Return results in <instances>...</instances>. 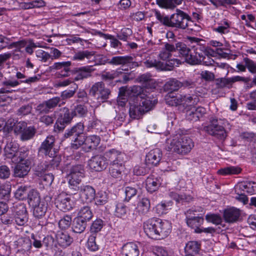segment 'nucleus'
Wrapping results in <instances>:
<instances>
[{"label":"nucleus","instance_id":"4be33fe9","mask_svg":"<svg viewBox=\"0 0 256 256\" xmlns=\"http://www.w3.org/2000/svg\"><path fill=\"white\" fill-rule=\"evenodd\" d=\"M150 91L149 90V92L146 94V96L145 98H142V100L140 104L146 112L151 110L158 103V100L150 94Z\"/></svg>","mask_w":256,"mask_h":256},{"label":"nucleus","instance_id":"e433bc0d","mask_svg":"<svg viewBox=\"0 0 256 256\" xmlns=\"http://www.w3.org/2000/svg\"><path fill=\"white\" fill-rule=\"evenodd\" d=\"M201 244L197 241H190L186 244L184 248L186 253L188 254H198L200 250Z\"/></svg>","mask_w":256,"mask_h":256},{"label":"nucleus","instance_id":"6e6d98bb","mask_svg":"<svg viewBox=\"0 0 256 256\" xmlns=\"http://www.w3.org/2000/svg\"><path fill=\"white\" fill-rule=\"evenodd\" d=\"M12 120V128H14V132L18 134H21L28 126L27 123L24 122H20L16 124L14 122V120Z\"/></svg>","mask_w":256,"mask_h":256},{"label":"nucleus","instance_id":"9d476101","mask_svg":"<svg viewBox=\"0 0 256 256\" xmlns=\"http://www.w3.org/2000/svg\"><path fill=\"white\" fill-rule=\"evenodd\" d=\"M84 125L82 122H78L72 128L66 130L64 134V139L70 138L72 139L74 143L72 144V147L73 148V146L74 144L78 143L79 140H80L82 135L84 134Z\"/></svg>","mask_w":256,"mask_h":256},{"label":"nucleus","instance_id":"f257e3e1","mask_svg":"<svg viewBox=\"0 0 256 256\" xmlns=\"http://www.w3.org/2000/svg\"><path fill=\"white\" fill-rule=\"evenodd\" d=\"M154 16L158 22L164 26L174 28L176 30H184L188 28L190 16L182 10L176 8L175 12L170 16L155 10Z\"/></svg>","mask_w":256,"mask_h":256},{"label":"nucleus","instance_id":"4c0bfd02","mask_svg":"<svg viewBox=\"0 0 256 256\" xmlns=\"http://www.w3.org/2000/svg\"><path fill=\"white\" fill-rule=\"evenodd\" d=\"M87 222L84 221L78 217L74 221L72 230L76 233L80 234L83 232L87 225Z\"/></svg>","mask_w":256,"mask_h":256},{"label":"nucleus","instance_id":"7c9ffc66","mask_svg":"<svg viewBox=\"0 0 256 256\" xmlns=\"http://www.w3.org/2000/svg\"><path fill=\"white\" fill-rule=\"evenodd\" d=\"M174 52V44L164 43V48L160 52L158 57L162 60H167L172 56V52Z\"/></svg>","mask_w":256,"mask_h":256},{"label":"nucleus","instance_id":"a878e982","mask_svg":"<svg viewBox=\"0 0 256 256\" xmlns=\"http://www.w3.org/2000/svg\"><path fill=\"white\" fill-rule=\"evenodd\" d=\"M145 112H146L140 104H130L129 114L131 118L139 119Z\"/></svg>","mask_w":256,"mask_h":256},{"label":"nucleus","instance_id":"423d86ee","mask_svg":"<svg viewBox=\"0 0 256 256\" xmlns=\"http://www.w3.org/2000/svg\"><path fill=\"white\" fill-rule=\"evenodd\" d=\"M84 169L83 166L76 164L72 166L67 170V176L70 189L74 192L79 191L82 179L84 177Z\"/></svg>","mask_w":256,"mask_h":256},{"label":"nucleus","instance_id":"a211bd4d","mask_svg":"<svg viewBox=\"0 0 256 256\" xmlns=\"http://www.w3.org/2000/svg\"><path fill=\"white\" fill-rule=\"evenodd\" d=\"M150 200L146 198H142L138 202L137 206V210L140 214H146L150 210ZM130 218L134 220L138 218L137 212H134L132 216H130Z\"/></svg>","mask_w":256,"mask_h":256},{"label":"nucleus","instance_id":"13d9d810","mask_svg":"<svg viewBox=\"0 0 256 256\" xmlns=\"http://www.w3.org/2000/svg\"><path fill=\"white\" fill-rule=\"evenodd\" d=\"M104 226V222L100 219H96L92 223L90 231L92 233L95 234L99 232Z\"/></svg>","mask_w":256,"mask_h":256},{"label":"nucleus","instance_id":"79ce46f5","mask_svg":"<svg viewBox=\"0 0 256 256\" xmlns=\"http://www.w3.org/2000/svg\"><path fill=\"white\" fill-rule=\"evenodd\" d=\"M182 64V62L178 58H172L167 60L166 62H163V66L161 70H172L174 66H178Z\"/></svg>","mask_w":256,"mask_h":256},{"label":"nucleus","instance_id":"052dcab7","mask_svg":"<svg viewBox=\"0 0 256 256\" xmlns=\"http://www.w3.org/2000/svg\"><path fill=\"white\" fill-rule=\"evenodd\" d=\"M122 72L118 70H112L111 72H104L101 76L103 80H112L122 74Z\"/></svg>","mask_w":256,"mask_h":256},{"label":"nucleus","instance_id":"f8f14e48","mask_svg":"<svg viewBox=\"0 0 256 256\" xmlns=\"http://www.w3.org/2000/svg\"><path fill=\"white\" fill-rule=\"evenodd\" d=\"M90 93L94 96H97L98 99L104 100L108 98L110 91L108 88H106L103 82H96L92 86L90 90Z\"/></svg>","mask_w":256,"mask_h":256},{"label":"nucleus","instance_id":"8fccbe9b","mask_svg":"<svg viewBox=\"0 0 256 256\" xmlns=\"http://www.w3.org/2000/svg\"><path fill=\"white\" fill-rule=\"evenodd\" d=\"M127 212L126 206L124 204L119 202L116 204L114 215L118 218H123L126 216Z\"/></svg>","mask_w":256,"mask_h":256},{"label":"nucleus","instance_id":"5fc2aeb1","mask_svg":"<svg viewBox=\"0 0 256 256\" xmlns=\"http://www.w3.org/2000/svg\"><path fill=\"white\" fill-rule=\"evenodd\" d=\"M70 88V90H65L61 93L60 96L62 99L65 100L72 98L78 89V85L77 84H73V86Z\"/></svg>","mask_w":256,"mask_h":256},{"label":"nucleus","instance_id":"603ef678","mask_svg":"<svg viewBox=\"0 0 256 256\" xmlns=\"http://www.w3.org/2000/svg\"><path fill=\"white\" fill-rule=\"evenodd\" d=\"M28 188L26 186H20L16 190L14 193L16 198L20 200H24L28 197Z\"/></svg>","mask_w":256,"mask_h":256},{"label":"nucleus","instance_id":"a18cd8bd","mask_svg":"<svg viewBox=\"0 0 256 256\" xmlns=\"http://www.w3.org/2000/svg\"><path fill=\"white\" fill-rule=\"evenodd\" d=\"M36 133L35 129L32 126H27L26 128L20 134V139L23 140H28L32 138Z\"/></svg>","mask_w":256,"mask_h":256},{"label":"nucleus","instance_id":"20e7f679","mask_svg":"<svg viewBox=\"0 0 256 256\" xmlns=\"http://www.w3.org/2000/svg\"><path fill=\"white\" fill-rule=\"evenodd\" d=\"M226 124H228L226 120L212 117L210 119L209 124L204 127V130L216 139L224 140L228 136V132L225 129Z\"/></svg>","mask_w":256,"mask_h":256},{"label":"nucleus","instance_id":"1a4fd4ad","mask_svg":"<svg viewBox=\"0 0 256 256\" xmlns=\"http://www.w3.org/2000/svg\"><path fill=\"white\" fill-rule=\"evenodd\" d=\"M100 136L96 135H91L84 138L82 136L80 140H79L78 143L74 144L73 146V148L78 149L80 146L84 145V148L87 152L96 150L97 146L100 144Z\"/></svg>","mask_w":256,"mask_h":256},{"label":"nucleus","instance_id":"37998d69","mask_svg":"<svg viewBox=\"0 0 256 256\" xmlns=\"http://www.w3.org/2000/svg\"><path fill=\"white\" fill-rule=\"evenodd\" d=\"M180 87H182L181 82L176 79L172 78L166 82L164 88L165 90L172 92L178 90Z\"/></svg>","mask_w":256,"mask_h":256},{"label":"nucleus","instance_id":"473e14b6","mask_svg":"<svg viewBox=\"0 0 256 256\" xmlns=\"http://www.w3.org/2000/svg\"><path fill=\"white\" fill-rule=\"evenodd\" d=\"M27 160H29L30 164H32L33 158L32 156H29V150L21 148L18 151L16 158L14 159L13 162L25 163Z\"/></svg>","mask_w":256,"mask_h":256},{"label":"nucleus","instance_id":"c756f323","mask_svg":"<svg viewBox=\"0 0 256 256\" xmlns=\"http://www.w3.org/2000/svg\"><path fill=\"white\" fill-rule=\"evenodd\" d=\"M56 240L60 246L66 248L70 245L73 239L68 234L58 232L56 236Z\"/></svg>","mask_w":256,"mask_h":256},{"label":"nucleus","instance_id":"774afa93","mask_svg":"<svg viewBox=\"0 0 256 256\" xmlns=\"http://www.w3.org/2000/svg\"><path fill=\"white\" fill-rule=\"evenodd\" d=\"M36 112L38 114H48L50 110L45 101L40 104L36 108Z\"/></svg>","mask_w":256,"mask_h":256},{"label":"nucleus","instance_id":"393cba45","mask_svg":"<svg viewBox=\"0 0 256 256\" xmlns=\"http://www.w3.org/2000/svg\"><path fill=\"white\" fill-rule=\"evenodd\" d=\"M20 83V81L6 80L2 82L3 87L0 89V94L10 93L16 91L14 89Z\"/></svg>","mask_w":256,"mask_h":256},{"label":"nucleus","instance_id":"58836bf2","mask_svg":"<svg viewBox=\"0 0 256 256\" xmlns=\"http://www.w3.org/2000/svg\"><path fill=\"white\" fill-rule=\"evenodd\" d=\"M174 52L178 51L180 55L184 58L188 54V52L192 48V46L190 47L184 42H180L174 44Z\"/></svg>","mask_w":256,"mask_h":256},{"label":"nucleus","instance_id":"5701e85b","mask_svg":"<svg viewBox=\"0 0 256 256\" xmlns=\"http://www.w3.org/2000/svg\"><path fill=\"white\" fill-rule=\"evenodd\" d=\"M240 215L238 209L232 208L226 210L224 212V218L225 221L229 223H233L236 222Z\"/></svg>","mask_w":256,"mask_h":256},{"label":"nucleus","instance_id":"69168bd1","mask_svg":"<svg viewBox=\"0 0 256 256\" xmlns=\"http://www.w3.org/2000/svg\"><path fill=\"white\" fill-rule=\"evenodd\" d=\"M132 32L131 29L124 28L122 29L120 33L118 34L117 37L120 40L126 41L128 38L132 34Z\"/></svg>","mask_w":256,"mask_h":256},{"label":"nucleus","instance_id":"aec40b11","mask_svg":"<svg viewBox=\"0 0 256 256\" xmlns=\"http://www.w3.org/2000/svg\"><path fill=\"white\" fill-rule=\"evenodd\" d=\"M194 212V210H189L185 212V214L188 226L196 229L199 228V226L203 223L204 218L201 216H192V214Z\"/></svg>","mask_w":256,"mask_h":256},{"label":"nucleus","instance_id":"0e129e2a","mask_svg":"<svg viewBox=\"0 0 256 256\" xmlns=\"http://www.w3.org/2000/svg\"><path fill=\"white\" fill-rule=\"evenodd\" d=\"M71 222V216L69 215H66L60 220L58 222V226L61 228L66 229L70 226Z\"/></svg>","mask_w":256,"mask_h":256},{"label":"nucleus","instance_id":"4d7b16f0","mask_svg":"<svg viewBox=\"0 0 256 256\" xmlns=\"http://www.w3.org/2000/svg\"><path fill=\"white\" fill-rule=\"evenodd\" d=\"M96 234H91L88 238L87 242V247L91 251H96L98 249V246L96 242Z\"/></svg>","mask_w":256,"mask_h":256},{"label":"nucleus","instance_id":"e2e57ef3","mask_svg":"<svg viewBox=\"0 0 256 256\" xmlns=\"http://www.w3.org/2000/svg\"><path fill=\"white\" fill-rule=\"evenodd\" d=\"M108 200L106 192H100L98 193V196L95 198V204L98 206L104 205L108 202Z\"/></svg>","mask_w":256,"mask_h":256},{"label":"nucleus","instance_id":"3c124183","mask_svg":"<svg viewBox=\"0 0 256 256\" xmlns=\"http://www.w3.org/2000/svg\"><path fill=\"white\" fill-rule=\"evenodd\" d=\"M144 66L148 68H155L157 70H161L164 64L163 62L156 60H148L144 62Z\"/></svg>","mask_w":256,"mask_h":256},{"label":"nucleus","instance_id":"c9c22d12","mask_svg":"<svg viewBox=\"0 0 256 256\" xmlns=\"http://www.w3.org/2000/svg\"><path fill=\"white\" fill-rule=\"evenodd\" d=\"M94 51L80 50L74 54L72 59L74 60L82 61L85 58L90 59L94 55Z\"/></svg>","mask_w":256,"mask_h":256},{"label":"nucleus","instance_id":"6e6552de","mask_svg":"<svg viewBox=\"0 0 256 256\" xmlns=\"http://www.w3.org/2000/svg\"><path fill=\"white\" fill-rule=\"evenodd\" d=\"M14 215L15 224L20 226H24L28 221V214L25 205L22 203L14 204L12 208Z\"/></svg>","mask_w":256,"mask_h":256},{"label":"nucleus","instance_id":"a19ab883","mask_svg":"<svg viewBox=\"0 0 256 256\" xmlns=\"http://www.w3.org/2000/svg\"><path fill=\"white\" fill-rule=\"evenodd\" d=\"M27 198L28 204L32 207L36 206V204L42 201L39 194L34 190H32L28 192Z\"/></svg>","mask_w":256,"mask_h":256},{"label":"nucleus","instance_id":"0eeeda50","mask_svg":"<svg viewBox=\"0 0 256 256\" xmlns=\"http://www.w3.org/2000/svg\"><path fill=\"white\" fill-rule=\"evenodd\" d=\"M108 63L114 66H126L128 68L122 69L124 71H128L139 66L138 62L134 60V58L131 56H115L108 60Z\"/></svg>","mask_w":256,"mask_h":256},{"label":"nucleus","instance_id":"de8ad7c7","mask_svg":"<svg viewBox=\"0 0 256 256\" xmlns=\"http://www.w3.org/2000/svg\"><path fill=\"white\" fill-rule=\"evenodd\" d=\"M172 206V202L170 201L168 202H161L160 204H158L156 206V211L159 215L162 214L166 213V210L170 209Z\"/></svg>","mask_w":256,"mask_h":256},{"label":"nucleus","instance_id":"dca6fc26","mask_svg":"<svg viewBox=\"0 0 256 256\" xmlns=\"http://www.w3.org/2000/svg\"><path fill=\"white\" fill-rule=\"evenodd\" d=\"M162 152L159 148L150 150L146 155L145 162L148 166H156L161 160Z\"/></svg>","mask_w":256,"mask_h":256},{"label":"nucleus","instance_id":"338daca9","mask_svg":"<svg viewBox=\"0 0 256 256\" xmlns=\"http://www.w3.org/2000/svg\"><path fill=\"white\" fill-rule=\"evenodd\" d=\"M216 84L219 88L228 86L232 84L231 78H219L216 80Z\"/></svg>","mask_w":256,"mask_h":256},{"label":"nucleus","instance_id":"680f3d73","mask_svg":"<svg viewBox=\"0 0 256 256\" xmlns=\"http://www.w3.org/2000/svg\"><path fill=\"white\" fill-rule=\"evenodd\" d=\"M36 57L43 62H47L51 58V55L48 52L42 50H38L36 52Z\"/></svg>","mask_w":256,"mask_h":256},{"label":"nucleus","instance_id":"cd10ccee","mask_svg":"<svg viewBox=\"0 0 256 256\" xmlns=\"http://www.w3.org/2000/svg\"><path fill=\"white\" fill-rule=\"evenodd\" d=\"M48 203L45 200L33 206V214L38 218H42L46 214L48 209Z\"/></svg>","mask_w":256,"mask_h":256},{"label":"nucleus","instance_id":"bb28decb","mask_svg":"<svg viewBox=\"0 0 256 256\" xmlns=\"http://www.w3.org/2000/svg\"><path fill=\"white\" fill-rule=\"evenodd\" d=\"M196 46H192V48L188 52V54L184 58L185 61L192 65L200 64L201 62V56L200 54L196 52Z\"/></svg>","mask_w":256,"mask_h":256},{"label":"nucleus","instance_id":"2f4dec72","mask_svg":"<svg viewBox=\"0 0 256 256\" xmlns=\"http://www.w3.org/2000/svg\"><path fill=\"white\" fill-rule=\"evenodd\" d=\"M18 148V144L17 143L12 142L8 143L4 149V154L6 158H11L13 160L16 158Z\"/></svg>","mask_w":256,"mask_h":256},{"label":"nucleus","instance_id":"c85d7f7f","mask_svg":"<svg viewBox=\"0 0 256 256\" xmlns=\"http://www.w3.org/2000/svg\"><path fill=\"white\" fill-rule=\"evenodd\" d=\"M122 254L124 256H138L139 254L138 246L133 242L127 243L122 246Z\"/></svg>","mask_w":256,"mask_h":256},{"label":"nucleus","instance_id":"49530a36","mask_svg":"<svg viewBox=\"0 0 256 256\" xmlns=\"http://www.w3.org/2000/svg\"><path fill=\"white\" fill-rule=\"evenodd\" d=\"M88 130H94L96 132L102 131V124L101 122L97 119H94L89 122L88 125Z\"/></svg>","mask_w":256,"mask_h":256},{"label":"nucleus","instance_id":"2eb2a0df","mask_svg":"<svg viewBox=\"0 0 256 256\" xmlns=\"http://www.w3.org/2000/svg\"><path fill=\"white\" fill-rule=\"evenodd\" d=\"M92 66H83L75 68L73 74L75 75L74 80H82L92 76V73L95 70Z\"/></svg>","mask_w":256,"mask_h":256},{"label":"nucleus","instance_id":"bf43d9fd","mask_svg":"<svg viewBox=\"0 0 256 256\" xmlns=\"http://www.w3.org/2000/svg\"><path fill=\"white\" fill-rule=\"evenodd\" d=\"M150 166H146L144 164L136 166L134 168V173L136 176L144 175L148 172Z\"/></svg>","mask_w":256,"mask_h":256},{"label":"nucleus","instance_id":"b1692460","mask_svg":"<svg viewBox=\"0 0 256 256\" xmlns=\"http://www.w3.org/2000/svg\"><path fill=\"white\" fill-rule=\"evenodd\" d=\"M154 88V86L149 88L142 87L138 86H134L129 88L130 97L139 96L141 98H145L146 94L149 92V90Z\"/></svg>","mask_w":256,"mask_h":256},{"label":"nucleus","instance_id":"ddd939ff","mask_svg":"<svg viewBox=\"0 0 256 256\" xmlns=\"http://www.w3.org/2000/svg\"><path fill=\"white\" fill-rule=\"evenodd\" d=\"M55 138L54 136L50 135L46 137L45 140L42 143L38 148V154L49 156L50 158L54 157L52 150L54 145Z\"/></svg>","mask_w":256,"mask_h":256},{"label":"nucleus","instance_id":"09e8293b","mask_svg":"<svg viewBox=\"0 0 256 256\" xmlns=\"http://www.w3.org/2000/svg\"><path fill=\"white\" fill-rule=\"evenodd\" d=\"M240 172L241 169L240 168L230 166L219 170L218 173L222 175L236 174L240 173Z\"/></svg>","mask_w":256,"mask_h":256},{"label":"nucleus","instance_id":"f3484780","mask_svg":"<svg viewBox=\"0 0 256 256\" xmlns=\"http://www.w3.org/2000/svg\"><path fill=\"white\" fill-rule=\"evenodd\" d=\"M71 65L70 61L56 62L49 67V70L50 72L60 70V75L62 76H68Z\"/></svg>","mask_w":256,"mask_h":256},{"label":"nucleus","instance_id":"39448f33","mask_svg":"<svg viewBox=\"0 0 256 256\" xmlns=\"http://www.w3.org/2000/svg\"><path fill=\"white\" fill-rule=\"evenodd\" d=\"M105 156L110 162L109 172L114 178H120L123 169V154L114 149L110 150L105 152Z\"/></svg>","mask_w":256,"mask_h":256},{"label":"nucleus","instance_id":"412c9836","mask_svg":"<svg viewBox=\"0 0 256 256\" xmlns=\"http://www.w3.org/2000/svg\"><path fill=\"white\" fill-rule=\"evenodd\" d=\"M80 197L87 202H90L95 198V190L90 186H80Z\"/></svg>","mask_w":256,"mask_h":256},{"label":"nucleus","instance_id":"4468645a","mask_svg":"<svg viewBox=\"0 0 256 256\" xmlns=\"http://www.w3.org/2000/svg\"><path fill=\"white\" fill-rule=\"evenodd\" d=\"M56 207L63 212H66L72 208V202L70 197L66 193H61L55 199Z\"/></svg>","mask_w":256,"mask_h":256},{"label":"nucleus","instance_id":"72a5a7b5","mask_svg":"<svg viewBox=\"0 0 256 256\" xmlns=\"http://www.w3.org/2000/svg\"><path fill=\"white\" fill-rule=\"evenodd\" d=\"M146 188L150 193L156 191L160 184V180L154 176H148L146 178Z\"/></svg>","mask_w":256,"mask_h":256},{"label":"nucleus","instance_id":"9b49d317","mask_svg":"<svg viewBox=\"0 0 256 256\" xmlns=\"http://www.w3.org/2000/svg\"><path fill=\"white\" fill-rule=\"evenodd\" d=\"M108 158L105 156L96 155L93 156L88 161V166L91 170L96 172H101L108 166Z\"/></svg>","mask_w":256,"mask_h":256},{"label":"nucleus","instance_id":"f03ea898","mask_svg":"<svg viewBox=\"0 0 256 256\" xmlns=\"http://www.w3.org/2000/svg\"><path fill=\"white\" fill-rule=\"evenodd\" d=\"M143 228L145 234L155 240L164 238L171 232L170 224L160 219H150L144 223Z\"/></svg>","mask_w":256,"mask_h":256},{"label":"nucleus","instance_id":"ea45409f","mask_svg":"<svg viewBox=\"0 0 256 256\" xmlns=\"http://www.w3.org/2000/svg\"><path fill=\"white\" fill-rule=\"evenodd\" d=\"M73 116L72 114H70L68 108H64L60 109V113L57 119L68 124L72 121Z\"/></svg>","mask_w":256,"mask_h":256},{"label":"nucleus","instance_id":"864d4df0","mask_svg":"<svg viewBox=\"0 0 256 256\" xmlns=\"http://www.w3.org/2000/svg\"><path fill=\"white\" fill-rule=\"evenodd\" d=\"M88 112L87 108L86 106L82 104L76 106L72 112V116H79L82 117L85 116Z\"/></svg>","mask_w":256,"mask_h":256},{"label":"nucleus","instance_id":"c03bdc74","mask_svg":"<svg viewBox=\"0 0 256 256\" xmlns=\"http://www.w3.org/2000/svg\"><path fill=\"white\" fill-rule=\"evenodd\" d=\"M166 103L172 106H177L182 104L180 95L174 96L172 93L168 94L166 96Z\"/></svg>","mask_w":256,"mask_h":256},{"label":"nucleus","instance_id":"7ed1b4c3","mask_svg":"<svg viewBox=\"0 0 256 256\" xmlns=\"http://www.w3.org/2000/svg\"><path fill=\"white\" fill-rule=\"evenodd\" d=\"M194 147L192 140L186 136L176 134L170 136L166 140V148L177 154L186 155Z\"/></svg>","mask_w":256,"mask_h":256},{"label":"nucleus","instance_id":"6ab92c4d","mask_svg":"<svg viewBox=\"0 0 256 256\" xmlns=\"http://www.w3.org/2000/svg\"><path fill=\"white\" fill-rule=\"evenodd\" d=\"M32 164L27 160L25 163L18 162L14 170V176L20 178H24L29 172Z\"/></svg>","mask_w":256,"mask_h":256},{"label":"nucleus","instance_id":"f704fd0d","mask_svg":"<svg viewBox=\"0 0 256 256\" xmlns=\"http://www.w3.org/2000/svg\"><path fill=\"white\" fill-rule=\"evenodd\" d=\"M92 216L93 214L90 207L84 206L80 208L77 217L88 222L92 218Z\"/></svg>","mask_w":256,"mask_h":256}]
</instances>
